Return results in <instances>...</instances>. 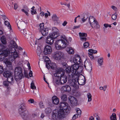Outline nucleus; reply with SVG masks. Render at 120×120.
Instances as JSON below:
<instances>
[{"mask_svg": "<svg viewBox=\"0 0 120 120\" xmlns=\"http://www.w3.org/2000/svg\"><path fill=\"white\" fill-rule=\"evenodd\" d=\"M68 41L66 38L64 40L60 39L56 41L55 43V47L57 50L64 48L68 44Z\"/></svg>", "mask_w": 120, "mask_h": 120, "instance_id": "nucleus-4", "label": "nucleus"}, {"mask_svg": "<svg viewBox=\"0 0 120 120\" xmlns=\"http://www.w3.org/2000/svg\"><path fill=\"white\" fill-rule=\"evenodd\" d=\"M52 100V103L54 104L57 105L59 103V99L56 96H54L53 97Z\"/></svg>", "mask_w": 120, "mask_h": 120, "instance_id": "nucleus-23", "label": "nucleus"}, {"mask_svg": "<svg viewBox=\"0 0 120 120\" xmlns=\"http://www.w3.org/2000/svg\"><path fill=\"white\" fill-rule=\"evenodd\" d=\"M3 67L0 65V74H1L4 71Z\"/></svg>", "mask_w": 120, "mask_h": 120, "instance_id": "nucleus-57", "label": "nucleus"}, {"mask_svg": "<svg viewBox=\"0 0 120 120\" xmlns=\"http://www.w3.org/2000/svg\"><path fill=\"white\" fill-rule=\"evenodd\" d=\"M9 82L7 81H4L3 82V85L7 88V90H9L10 88L9 86Z\"/></svg>", "mask_w": 120, "mask_h": 120, "instance_id": "nucleus-29", "label": "nucleus"}, {"mask_svg": "<svg viewBox=\"0 0 120 120\" xmlns=\"http://www.w3.org/2000/svg\"><path fill=\"white\" fill-rule=\"evenodd\" d=\"M63 71V73H62L60 75V81L62 85L66 83L67 80V77L64 74Z\"/></svg>", "mask_w": 120, "mask_h": 120, "instance_id": "nucleus-15", "label": "nucleus"}, {"mask_svg": "<svg viewBox=\"0 0 120 120\" xmlns=\"http://www.w3.org/2000/svg\"><path fill=\"white\" fill-rule=\"evenodd\" d=\"M79 36L81 37H86L87 36V34L86 33H81V32H79Z\"/></svg>", "mask_w": 120, "mask_h": 120, "instance_id": "nucleus-47", "label": "nucleus"}, {"mask_svg": "<svg viewBox=\"0 0 120 120\" xmlns=\"http://www.w3.org/2000/svg\"><path fill=\"white\" fill-rule=\"evenodd\" d=\"M90 24L93 28L98 29L100 28V26L96 20Z\"/></svg>", "mask_w": 120, "mask_h": 120, "instance_id": "nucleus-22", "label": "nucleus"}, {"mask_svg": "<svg viewBox=\"0 0 120 120\" xmlns=\"http://www.w3.org/2000/svg\"><path fill=\"white\" fill-rule=\"evenodd\" d=\"M52 50L50 46L48 45L45 46L44 49V53L45 55L49 54L51 53Z\"/></svg>", "mask_w": 120, "mask_h": 120, "instance_id": "nucleus-16", "label": "nucleus"}, {"mask_svg": "<svg viewBox=\"0 0 120 120\" xmlns=\"http://www.w3.org/2000/svg\"><path fill=\"white\" fill-rule=\"evenodd\" d=\"M117 14L116 13H115L114 14L112 15V19L114 20H115L117 18Z\"/></svg>", "mask_w": 120, "mask_h": 120, "instance_id": "nucleus-45", "label": "nucleus"}, {"mask_svg": "<svg viewBox=\"0 0 120 120\" xmlns=\"http://www.w3.org/2000/svg\"><path fill=\"white\" fill-rule=\"evenodd\" d=\"M89 56L90 58L91 59H94L95 57H94L92 53H89Z\"/></svg>", "mask_w": 120, "mask_h": 120, "instance_id": "nucleus-53", "label": "nucleus"}, {"mask_svg": "<svg viewBox=\"0 0 120 120\" xmlns=\"http://www.w3.org/2000/svg\"><path fill=\"white\" fill-rule=\"evenodd\" d=\"M15 79L16 81H18L23 77L22 69L20 67L15 68Z\"/></svg>", "mask_w": 120, "mask_h": 120, "instance_id": "nucleus-5", "label": "nucleus"}, {"mask_svg": "<svg viewBox=\"0 0 120 120\" xmlns=\"http://www.w3.org/2000/svg\"><path fill=\"white\" fill-rule=\"evenodd\" d=\"M10 44L11 45V46H13L15 47L17 49V45L14 41L13 40L11 41H10Z\"/></svg>", "mask_w": 120, "mask_h": 120, "instance_id": "nucleus-28", "label": "nucleus"}, {"mask_svg": "<svg viewBox=\"0 0 120 120\" xmlns=\"http://www.w3.org/2000/svg\"><path fill=\"white\" fill-rule=\"evenodd\" d=\"M52 36H51V34H50V36H48L46 38V42L47 44L50 45H52L53 43V39L56 38H54L52 37Z\"/></svg>", "mask_w": 120, "mask_h": 120, "instance_id": "nucleus-19", "label": "nucleus"}, {"mask_svg": "<svg viewBox=\"0 0 120 120\" xmlns=\"http://www.w3.org/2000/svg\"><path fill=\"white\" fill-rule=\"evenodd\" d=\"M24 9H21L22 11L24 12L27 16H28L29 14L28 13V12L29 11V8L28 7H26V8L25 7V8L24 7Z\"/></svg>", "mask_w": 120, "mask_h": 120, "instance_id": "nucleus-26", "label": "nucleus"}, {"mask_svg": "<svg viewBox=\"0 0 120 120\" xmlns=\"http://www.w3.org/2000/svg\"><path fill=\"white\" fill-rule=\"evenodd\" d=\"M83 45L84 48H86L89 46V43L88 42H86L84 43Z\"/></svg>", "mask_w": 120, "mask_h": 120, "instance_id": "nucleus-51", "label": "nucleus"}, {"mask_svg": "<svg viewBox=\"0 0 120 120\" xmlns=\"http://www.w3.org/2000/svg\"><path fill=\"white\" fill-rule=\"evenodd\" d=\"M72 59L74 63L75 64H79L80 63L81 61L80 60V56L78 55H76L75 57L73 58Z\"/></svg>", "mask_w": 120, "mask_h": 120, "instance_id": "nucleus-18", "label": "nucleus"}, {"mask_svg": "<svg viewBox=\"0 0 120 120\" xmlns=\"http://www.w3.org/2000/svg\"><path fill=\"white\" fill-rule=\"evenodd\" d=\"M11 52L12 53L14 52H15V48L13 46H11Z\"/></svg>", "mask_w": 120, "mask_h": 120, "instance_id": "nucleus-50", "label": "nucleus"}, {"mask_svg": "<svg viewBox=\"0 0 120 120\" xmlns=\"http://www.w3.org/2000/svg\"><path fill=\"white\" fill-rule=\"evenodd\" d=\"M46 68L49 69L50 68L53 69H55L56 67V64L54 63H51L50 61L49 60L46 62Z\"/></svg>", "mask_w": 120, "mask_h": 120, "instance_id": "nucleus-13", "label": "nucleus"}, {"mask_svg": "<svg viewBox=\"0 0 120 120\" xmlns=\"http://www.w3.org/2000/svg\"><path fill=\"white\" fill-rule=\"evenodd\" d=\"M88 16L86 15L85 14L84 15L83 18L81 19L82 21L83 22L86 21L88 18Z\"/></svg>", "mask_w": 120, "mask_h": 120, "instance_id": "nucleus-37", "label": "nucleus"}, {"mask_svg": "<svg viewBox=\"0 0 120 120\" xmlns=\"http://www.w3.org/2000/svg\"><path fill=\"white\" fill-rule=\"evenodd\" d=\"M41 50L40 47L38 46L37 48V52L38 55L40 57L41 56H42V55L41 54Z\"/></svg>", "mask_w": 120, "mask_h": 120, "instance_id": "nucleus-31", "label": "nucleus"}, {"mask_svg": "<svg viewBox=\"0 0 120 120\" xmlns=\"http://www.w3.org/2000/svg\"><path fill=\"white\" fill-rule=\"evenodd\" d=\"M15 59L14 58V57L12 56H9L8 60L9 62H13L14 60Z\"/></svg>", "mask_w": 120, "mask_h": 120, "instance_id": "nucleus-49", "label": "nucleus"}, {"mask_svg": "<svg viewBox=\"0 0 120 120\" xmlns=\"http://www.w3.org/2000/svg\"><path fill=\"white\" fill-rule=\"evenodd\" d=\"M31 88L32 89H36V87L34 85V82L32 81L31 84Z\"/></svg>", "mask_w": 120, "mask_h": 120, "instance_id": "nucleus-46", "label": "nucleus"}, {"mask_svg": "<svg viewBox=\"0 0 120 120\" xmlns=\"http://www.w3.org/2000/svg\"><path fill=\"white\" fill-rule=\"evenodd\" d=\"M69 98V100L71 104L73 106H76L77 104V100L76 98L73 96Z\"/></svg>", "mask_w": 120, "mask_h": 120, "instance_id": "nucleus-17", "label": "nucleus"}, {"mask_svg": "<svg viewBox=\"0 0 120 120\" xmlns=\"http://www.w3.org/2000/svg\"><path fill=\"white\" fill-rule=\"evenodd\" d=\"M12 63L11 62L10 64L6 65L7 67V68L9 70H11L12 69L13 67L12 65Z\"/></svg>", "mask_w": 120, "mask_h": 120, "instance_id": "nucleus-40", "label": "nucleus"}, {"mask_svg": "<svg viewBox=\"0 0 120 120\" xmlns=\"http://www.w3.org/2000/svg\"><path fill=\"white\" fill-rule=\"evenodd\" d=\"M76 78L77 79V80L79 85H83L85 84L86 82L85 77L82 75L79 76L77 78L76 77Z\"/></svg>", "mask_w": 120, "mask_h": 120, "instance_id": "nucleus-9", "label": "nucleus"}, {"mask_svg": "<svg viewBox=\"0 0 120 120\" xmlns=\"http://www.w3.org/2000/svg\"><path fill=\"white\" fill-rule=\"evenodd\" d=\"M98 62L99 64V66H101L103 64V58L102 57L99 58L98 60Z\"/></svg>", "mask_w": 120, "mask_h": 120, "instance_id": "nucleus-36", "label": "nucleus"}, {"mask_svg": "<svg viewBox=\"0 0 120 120\" xmlns=\"http://www.w3.org/2000/svg\"><path fill=\"white\" fill-rule=\"evenodd\" d=\"M78 114H76L73 116L72 118V120H75L76 118H78Z\"/></svg>", "mask_w": 120, "mask_h": 120, "instance_id": "nucleus-56", "label": "nucleus"}, {"mask_svg": "<svg viewBox=\"0 0 120 120\" xmlns=\"http://www.w3.org/2000/svg\"><path fill=\"white\" fill-rule=\"evenodd\" d=\"M35 8V7L33 6L31 8V12L32 15L36 14H37V10L34 9Z\"/></svg>", "mask_w": 120, "mask_h": 120, "instance_id": "nucleus-32", "label": "nucleus"}, {"mask_svg": "<svg viewBox=\"0 0 120 120\" xmlns=\"http://www.w3.org/2000/svg\"><path fill=\"white\" fill-rule=\"evenodd\" d=\"M45 112L47 114L50 113L52 111L51 109L49 108H47L45 110Z\"/></svg>", "mask_w": 120, "mask_h": 120, "instance_id": "nucleus-42", "label": "nucleus"}, {"mask_svg": "<svg viewBox=\"0 0 120 120\" xmlns=\"http://www.w3.org/2000/svg\"><path fill=\"white\" fill-rule=\"evenodd\" d=\"M52 30L53 32L50 34L51 36H52L53 38H56L60 35V34L59 33V30L56 27H53Z\"/></svg>", "mask_w": 120, "mask_h": 120, "instance_id": "nucleus-11", "label": "nucleus"}, {"mask_svg": "<svg viewBox=\"0 0 120 120\" xmlns=\"http://www.w3.org/2000/svg\"><path fill=\"white\" fill-rule=\"evenodd\" d=\"M28 101L30 103H33L34 102V99H31L29 100Z\"/></svg>", "mask_w": 120, "mask_h": 120, "instance_id": "nucleus-59", "label": "nucleus"}, {"mask_svg": "<svg viewBox=\"0 0 120 120\" xmlns=\"http://www.w3.org/2000/svg\"><path fill=\"white\" fill-rule=\"evenodd\" d=\"M52 20L54 21H57L58 20V18L56 14H53L52 17Z\"/></svg>", "mask_w": 120, "mask_h": 120, "instance_id": "nucleus-38", "label": "nucleus"}, {"mask_svg": "<svg viewBox=\"0 0 120 120\" xmlns=\"http://www.w3.org/2000/svg\"><path fill=\"white\" fill-rule=\"evenodd\" d=\"M62 89L64 91L68 92H69L71 90V88L70 86L68 85L62 86Z\"/></svg>", "mask_w": 120, "mask_h": 120, "instance_id": "nucleus-24", "label": "nucleus"}, {"mask_svg": "<svg viewBox=\"0 0 120 120\" xmlns=\"http://www.w3.org/2000/svg\"><path fill=\"white\" fill-rule=\"evenodd\" d=\"M87 98L88 99V101L89 102L92 100V96L90 93H88L87 94Z\"/></svg>", "mask_w": 120, "mask_h": 120, "instance_id": "nucleus-43", "label": "nucleus"}, {"mask_svg": "<svg viewBox=\"0 0 120 120\" xmlns=\"http://www.w3.org/2000/svg\"><path fill=\"white\" fill-rule=\"evenodd\" d=\"M59 110L55 109L52 112V119L53 120H62L65 117V112L67 114L69 113L71 109L70 106L66 102H61L59 105Z\"/></svg>", "mask_w": 120, "mask_h": 120, "instance_id": "nucleus-1", "label": "nucleus"}, {"mask_svg": "<svg viewBox=\"0 0 120 120\" xmlns=\"http://www.w3.org/2000/svg\"><path fill=\"white\" fill-rule=\"evenodd\" d=\"M44 23L43 22L40 23L39 25L40 27L38 28L39 32L41 33L44 36H47L48 33L49 29L48 28H44Z\"/></svg>", "mask_w": 120, "mask_h": 120, "instance_id": "nucleus-7", "label": "nucleus"}, {"mask_svg": "<svg viewBox=\"0 0 120 120\" xmlns=\"http://www.w3.org/2000/svg\"><path fill=\"white\" fill-rule=\"evenodd\" d=\"M66 51L69 54H73L74 53V50L71 47H67L66 49Z\"/></svg>", "mask_w": 120, "mask_h": 120, "instance_id": "nucleus-25", "label": "nucleus"}, {"mask_svg": "<svg viewBox=\"0 0 120 120\" xmlns=\"http://www.w3.org/2000/svg\"><path fill=\"white\" fill-rule=\"evenodd\" d=\"M4 23L5 25L8 26V28L10 29L11 30V26L10 24V23L8 21H5Z\"/></svg>", "mask_w": 120, "mask_h": 120, "instance_id": "nucleus-39", "label": "nucleus"}, {"mask_svg": "<svg viewBox=\"0 0 120 120\" xmlns=\"http://www.w3.org/2000/svg\"><path fill=\"white\" fill-rule=\"evenodd\" d=\"M96 20L94 17L92 16H90L88 18V21L90 24L96 21Z\"/></svg>", "mask_w": 120, "mask_h": 120, "instance_id": "nucleus-27", "label": "nucleus"}, {"mask_svg": "<svg viewBox=\"0 0 120 120\" xmlns=\"http://www.w3.org/2000/svg\"><path fill=\"white\" fill-rule=\"evenodd\" d=\"M4 62V63L6 65L8 64H10L11 62L9 61L8 59L7 58H4V59L3 60Z\"/></svg>", "mask_w": 120, "mask_h": 120, "instance_id": "nucleus-44", "label": "nucleus"}, {"mask_svg": "<svg viewBox=\"0 0 120 120\" xmlns=\"http://www.w3.org/2000/svg\"><path fill=\"white\" fill-rule=\"evenodd\" d=\"M80 40L82 41H86V40L87 39L86 38V37H80Z\"/></svg>", "mask_w": 120, "mask_h": 120, "instance_id": "nucleus-61", "label": "nucleus"}, {"mask_svg": "<svg viewBox=\"0 0 120 120\" xmlns=\"http://www.w3.org/2000/svg\"><path fill=\"white\" fill-rule=\"evenodd\" d=\"M54 57L56 60H60L63 59L64 57V53L59 51H57L54 53Z\"/></svg>", "mask_w": 120, "mask_h": 120, "instance_id": "nucleus-10", "label": "nucleus"}, {"mask_svg": "<svg viewBox=\"0 0 120 120\" xmlns=\"http://www.w3.org/2000/svg\"><path fill=\"white\" fill-rule=\"evenodd\" d=\"M111 120H117L116 115L115 113H112L110 117Z\"/></svg>", "mask_w": 120, "mask_h": 120, "instance_id": "nucleus-34", "label": "nucleus"}, {"mask_svg": "<svg viewBox=\"0 0 120 120\" xmlns=\"http://www.w3.org/2000/svg\"><path fill=\"white\" fill-rule=\"evenodd\" d=\"M19 113L24 120H27L29 119L28 111L25 104H22L20 105Z\"/></svg>", "mask_w": 120, "mask_h": 120, "instance_id": "nucleus-2", "label": "nucleus"}, {"mask_svg": "<svg viewBox=\"0 0 120 120\" xmlns=\"http://www.w3.org/2000/svg\"><path fill=\"white\" fill-rule=\"evenodd\" d=\"M2 54H0V60L1 61H2L3 60L5 57L4 55H3Z\"/></svg>", "mask_w": 120, "mask_h": 120, "instance_id": "nucleus-55", "label": "nucleus"}, {"mask_svg": "<svg viewBox=\"0 0 120 120\" xmlns=\"http://www.w3.org/2000/svg\"><path fill=\"white\" fill-rule=\"evenodd\" d=\"M0 40L2 43L4 44L5 45L7 43L6 39L4 36H2Z\"/></svg>", "mask_w": 120, "mask_h": 120, "instance_id": "nucleus-33", "label": "nucleus"}, {"mask_svg": "<svg viewBox=\"0 0 120 120\" xmlns=\"http://www.w3.org/2000/svg\"><path fill=\"white\" fill-rule=\"evenodd\" d=\"M17 25L19 29L22 30V29L25 28L26 24L25 22L23 21H19L18 22Z\"/></svg>", "mask_w": 120, "mask_h": 120, "instance_id": "nucleus-20", "label": "nucleus"}, {"mask_svg": "<svg viewBox=\"0 0 120 120\" xmlns=\"http://www.w3.org/2000/svg\"><path fill=\"white\" fill-rule=\"evenodd\" d=\"M72 77L73 79L71 80H70L68 81V84L70 86L75 87L76 86V85L77 82V79L76 78V76H74V77Z\"/></svg>", "mask_w": 120, "mask_h": 120, "instance_id": "nucleus-14", "label": "nucleus"}, {"mask_svg": "<svg viewBox=\"0 0 120 120\" xmlns=\"http://www.w3.org/2000/svg\"><path fill=\"white\" fill-rule=\"evenodd\" d=\"M20 30L21 31V32L24 34H26V30L24 28L22 29V30Z\"/></svg>", "mask_w": 120, "mask_h": 120, "instance_id": "nucleus-54", "label": "nucleus"}, {"mask_svg": "<svg viewBox=\"0 0 120 120\" xmlns=\"http://www.w3.org/2000/svg\"><path fill=\"white\" fill-rule=\"evenodd\" d=\"M75 110L77 113L78 115L79 116L81 115V111L79 108H77L75 109Z\"/></svg>", "mask_w": 120, "mask_h": 120, "instance_id": "nucleus-41", "label": "nucleus"}, {"mask_svg": "<svg viewBox=\"0 0 120 120\" xmlns=\"http://www.w3.org/2000/svg\"><path fill=\"white\" fill-rule=\"evenodd\" d=\"M14 9L16 10L18 8V4L16 3H15L14 5Z\"/></svg>", "mask_w": 120, "mask_h": 120, "instance_id": "nucleus-62", "label": "nucleus"}, {"mask_svg": "<svg viewBox=\"0 0 120 120\" xmlns=\"http://www.w3.org/2000/svg\"><path fill=\"white\" fill-rule=\"evenodd\" d=\"M13 53V57H14V58L15 59L18 56V53L17 52H16Z\"/></svg>", "mask_w": 120, "mask_h": 120, "instance_id": "nucleus-48", "label": "nucleus"}, {"mask_svg": "<svg viewBox=\"0 0 120 120\" xmlns=\"http://www.w3.org/2000/svg\"><path fill=\"white\" fill-rule=\"evenodd\" d=\"M39 105L41 108H42L44 107V106L42 102H40L39 103Z\"/></svg>", "mask_w": 120, "mask_h": 120, "instance_id": "nucleus-58", "label": "nucleus"}, {"mask_svg": "<svg viewBox=\"0 0 120 120\" xmlns=\"http://www.w3.org/2000/svg\"><path fill=\"white\" fill-rule=\"evenodd\" d=\"M61 99L62 101H66L67 100V95L65 94H63L61 97Z\"/></svg>", "mask_w": 120, "mask_h": 120, "instance_id": "nucleus-35", "label": "nucleus"}, {"mask_svg": "<svg viewBox=\"0 0 120 120\" xmlns=\"http://www.w3.org/2000/svg\"><path fill=\"white\" fill-rule=\"evenodd\" d=\"M72 69L71 67L70 66L67 67L65 69V71L66 73H68V75L69 76V74L70 72H72Z\"/></svg>", "mask_w": 120, "mask_h": 120, "instance_id": "nucleus-30", "label": "nucleus"}, {"mask_svg": "<svg viewBox=\"0 0 120 120\" xmlns=\"http://www.w3.org/2000/svg\"><path fill=\"white\" fill-rule=\"evenodd\" d=\"M10 52H11L8 49H5L2 51H0V54H2V55L6 57L9 55Z\"/></svg>", "mask_w": 120, "mask_h": 120, "instance_id": "nucleus-21", "label": "nucleus"}, {"mask_svg": "<svg viewBox=\"0 0 120 120\" xmlns=\"http://www.w3.org/2000/svg\"><path fill=\"white\" fill-rule=\"evenodd\" d=\"M84 66L86 69L89 71H90L92 70V64L90 61H85L84 63Z\"/></svg>", "mask_w": 120, "mask_h": 120, "instance_id": "nucleus-12", "label": "nucleus"}, {"mask_svg": "<svg viewBox=\"0 0 120 120\" xmlns=\"http://www.w3.org/2000/svg\"><path fill=\"white\" fill-rule=\"evenodd\" d=\"M3 75L4 77L7 78V80L10 83L14 80L12 73L9 71H4L3 72Z\"/></svg>", "mask_w": 120, "mask_h": 120, "instance_id": "nucleus-8", "label": "nucleus"}, {"mask_svg": "<svg viewBox=\"0 0 120 120\" xmlns=\"http://www.w3.org/2000/svg\"><path fill=\"white\" fill-rule=\"evenodd\" d=\"M5 48V46L3 45L2 44L0 43V51L4 49Z\"/></svg>", "mask_w": 120, "mask_h": 120, "instance_id": "nucleus-52", "label": "nucleus"}, {"mask_svg": "<svg viewBox=\"0 0 120 120\" xmlns=\"http://www.w3.org/2000/svg\"><path fill=\"white\" fill-rule=\"evenodd\" d=\"M111 8L112 9L115 11H117V9L116 7L114 6H111Z\"/></svg>", "mask_w": 120, "mask_h": 120, "instance_id": "nucleus-60", "label": "nucleus"}, {"mask_svg": "<svg viewBox=\"0 0 120 120\" xmlns=\"http://www.w3.org/2000/svg\"><path fill=\"white\" fill-rule=\"evenodd\" d=\"M72 69V72L69 73V77L76 76L77 78V74L80 72L79 71V65L78 64H75L72 65L71 67Z\"/></svg>", "mask_w": 120, "mask_h": 120, "instance_id": "nucleus-6", "label": "nucleus"}, {"mask_svg": "<svg viewBox=\"0 0 120 120\" xmlns=\"http://www.w3.org/2000/svg\"><path fill=\"white\" fill-rule=\"evenodd\" d=\"M24 74L25 76L27 78H29V77L28 76V74L26 72L24 71Z\"/></svg>", "mask_w": 120, "mask_h": 120, "instance_id": "nucleus-63", "label": "nucleus"}, {"mask_svg": "<svg viewBox=\"0 0 120 120\" xmlns=\"http://www.w3.org/2000/svg\"><path fill=\"white\" fill-rule=\"evenodd\" d=\"M63 69L60 68H58L56 70L55 73L54 74L55 77L53 78V81L54 85L56 86L62 85L61 82L59 80L60 76H59V75L61 74V73H63Z\"/></svg>", "mask_w": 120, "mask_h": 120, "instance_id": "nucleus-3", "label": "nucleus"}, {"mask_svg": "<svg viewBox=\"0 0 120 120\" xmlns=\"http://www.w3.org/2000/svg\"><path fill=\"white\" fill-rule=\"evenodd\" d=\"M29 75L30 77H31L33 76V73L32 71L30 70V71Z\"/></svg>", "mask_w": 120, "mask_h": 120, "instance_id": "nucleus-64", "label": "nucleus"}]
</instances>
